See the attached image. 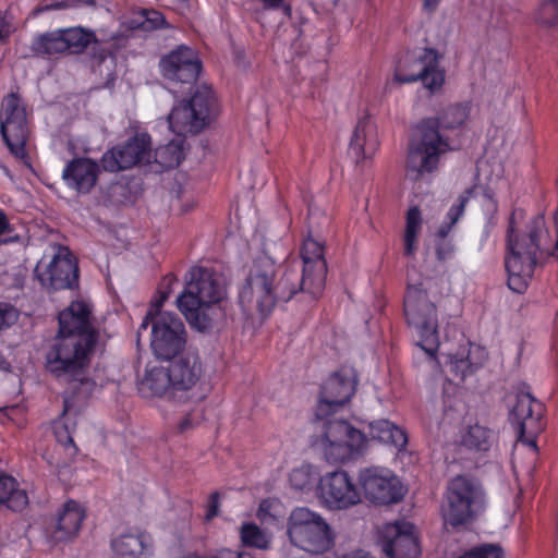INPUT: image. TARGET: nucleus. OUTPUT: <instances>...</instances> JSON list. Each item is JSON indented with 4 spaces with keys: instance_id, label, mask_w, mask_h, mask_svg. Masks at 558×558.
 Wrapping results in <instances>:
<instances>
[{
    "instance_id": "28",
    "label": "nucleus",
    "mask_w": 558,
    "mask_h": 558,
    "mask_svg": "<svg viewBox=\"0 0 558 558\" xmlns=\"http://www.w3.org/2000/svg\"><path fill=\"white\" fill-rule=\"evenodd\" d=\"M487 356L484 348L470 344L469 348H461L456 354L447 355L446 365L456 378L463 381L483 366Z\"/></svg>"
},
{
    "instance_id": "11",
    "label": "nucleus",
    "mask_w": 558,
    "mask_h": 558,
    "mask_svg": "<svg viewBox=\"0 0 558 558\" xmlns=\"http://www.w3.org/2000/svg\"><path fill=\"white\" fill-rule=\"evenodd\" d=\"M97 340L80 336L57 335L54 343L46 355L47 369L56 377L83 380L90 354Z\"/></svg>"
},
{
    "instance_id": "26",
    "label": "nucleus",
    "mask_w": 558,
    "mask_h": 558,
    "mask_svg": "<svg viewBox=\"0 0 558 558\" xmlns=\"http://www.w3.org/2000/svg\"><path fill=\"white\" fill-rule=\"evenodd\" d=\"M377 128L374 121L364 117L361 118L351 136L349 151L356 162L372 158L378 149Z\"/></svg>"
},
{
    "instance_id": "25",
    "label": "nucleus",
    "mask_w": 558,
    "mask_h": 558,
    "mask_svg": "<svg viewBox=\"0 0 558 558\" xmlns=\"http://www.w3.org/2000/svg\"><path fill=\"white\" fill-rule=\"evenodd\" d=\"M153 549L150 534L140 529L130 530L111 539L110 558H149Z\"/></svg>"
},
{
    "instance_id": "13",
    "label": "nucleus",
    "mask_w": 558,
    "mask_h": 558,
    "mask_svg": "<svg viewBox=\"0 0 558 558\" xmlns=\"http://www.w3.org/2000/svg\"><path fill=\"white\" fill-rule=\"evenodd\" d=\"M0 132L14 158L23 165L29 166L25 147L28 137L27 112L25 104L15 93H11L2 100Z\"/></svg>"
},
{
    "instance_id": "33",
    "label": "nucleus",
    "mask_w": 558,
    "mask_h": 558,
    "mask_svg": "<svg viewBox=\"0 0 558 558\" xmlns=\"http://www.w3.org/2000/svg\"><path fill=\"white\" fill-rule=\"evenodd\" d=\"M423 228L422 213L417 206L410 207L405 216L403 254L414 257L418 248V238Z\"/></svg>"
},
{
    "instance_id": "60",
    "label": "nucleus",
    "mask_w": 558,
    "mask_h": 558,
    "mask_svg": "<svg viewBox=\"0 0 558 558\" xmlns=\"http://www.w3.org/2000/svg\"><path fill=\"white\" fill-rule=\"evenodd\" d=\"M488 223L490 225V227L495 226L496 221L493 219V217H490L488 219Z\"/></svg>"
},
{
    "instance_id": "29",
    "label": "nucleus",
    "mask_w": 558,
    "mask_h": 558,
    "mask_svg": "<svg viewBox=\"0 0 558 558\" xmlns=\"http://www.w3.org/2000/svg\"><path fill=\"white\" fill-rule=\"evenodd\" d=\"M85 518L84 509L74 500L64 504L58 515L53 537L56 541H66L76 535Z\"/></svg>"
},
{
    "instance_id": "46",
    "label": "nucleus",
    "mask_w": 558,
    "mask_h": 558,
    "mask_svg": "<svg viewBox=\"0 0 558 558\" xmlns=\"http://www.w3.org/2000/svg\"><path fill=\"white\" fill-rule=\"evenodd\" d=\"M473 194L472 189H466L457 199L454 204L451 205L449 208L447 215H446V221L450 222L451 225H454L460 220V218L464 214L465 205L469 202Z\"/></svg>"
},
{
    "instance_id": "41",
    "label": "nucleus",
    "mask_w": 558,
    "mask_h": 558,
    "mask_svg": "<svg viewBox=\"0 0 558 558\" xmlns=\"http://www.w3.org/2000/svg\"><path fill=\"white\" fill-rule=\"evenodd\" d=\"M66 51L82 53L93 43H97L94 32L81 26L63 28Z\"/></svg>"
},
{
    "instance_id": "21",
    "label": "nucleus",
    "mask_w": 558,
    "mask_h": 558,
    "mask_svg": "<svg viewBox=\"0 0 558 558\" xmlns=\"http://www.w3.org/2000/svg\"><path fill=\"white\" fill-rule=\"evenodd\" d=\"M301 256L304 264L303 274L300 275L301 289L316 296L324 289L327 272L324 247L316 240L307 238L303 242Z\"/></svg>"
},
{
    "instance_id": "23",
    "label": "nucleus",
    "mask_w": 558,
    "mask_h": 558,
    "mask_svg": "<svg viewBox=\"0 0 558 558\" xmlns=\"http://www.w3.org/2000/svg\"><path fill=\"white\" fill-rule=\"evenodd\" d=\"M439 56L434 49H424L423 59L415 62L417 69L411 73H403L402 66L399 68L388 82L389 85L395 83L404 84L421 80L424 86L432 93L438 90L445 82V73L439 68Z\"/></svg>"
},
{
    "instance_id": "10",
    "label": "nucleus",
    "mask_w": 558,
    "mask_h": 558,
    "mask_svg": "<svg viewBox=\"0 0 558 558\" xmlns=\"http://www.w3.org/2000/svg\"><path fill=\"white\" fill-rule=\"evenodd\" d=\"M219 114L214 90L198 87L189 100L174 106L168 116L169 129L179 137L195 135L207 128Z\"/></svg>"
},
{
    "instance_id": "32",
    "label": "nucleus",
    "mask_w": 558,
    "mask_h": 558,
    "mask_svg": "<svg viewBox=\"0 0 558 558\" xmlns=\"http://www.w3.org/2000/svg\"><path fill=\"white\" fill-rule=\"evenodd\" d=\"M0 504L12 511H22L28 504L24 489L20 488L16 480L0 471Z\"/></svg>"
},
{
    "instance_id": "12",
    "label": "nucleus",
    "mask_w": 558,
    "mask_h": 558,
    "mask_svg": "<svg viewBox=\"0 0 558 558\" xmlns=\"http://www.w3.org/2000/svg\"><path fill=\"white\" fill-rule=\"evenodd\" d=\"M483 493L469 478L454 477L448 485L441 513L446 524L453 527L468 524L483 508Z\"/></svg>"
},
{
    "instance_id": "54",
    "label": "nucleus",
    "mask_w": 558,
    "mask_h": 558,
    "mask_svg": "<svg viewBox=\"0 0 558 558\" xmlns=\"http://www.w3.org/2000/svg\"><path fill=\"white\" fill-rule=\"evenodd\" d=\"M265 9H280L284 7L286 13H290L291 8L284 5V0H260Z\"/></svg>"
},
{
    "instance_id": "7",
    "label": "nucleus",
    "mask_w": 558,
    "mask_h": 558,
    "mask_svg": "<svg viewBox=\"0 0 558 558\" xmlns=\"http://www.w3.org/2000/svg\"><path fill=\"white\" fill-rule=\"evenodd\" d=\"M177 281V278L171 275L163 278L158 296L151 301L138 330L141 333L142 330L147 329L149 320L153 322L150 345L155 355L161 360L174 359L185 344L184 325L181 319L171 313H158Z\"/></svg>"
},
{
    "instance_id": "4",
    "label": "nucleus",
    "mask_w": 558,
    "mask_h": 558,
    "mask_svg": "<svg viewBox=\"0 0 558 558\" xmlns=\"http://www.w3.org/2000/svg\"><path fill=\"white\" fill-rule=\"evenodd\" d=\"M469 117V109L464 105L449 107L439 122L425 120L420 123L410 142L407 161L405 177L412 181H418L424 175L437 170L441 156L450 149V146L438 130L453 129L462 125Z\"/></svg>"
},
{
    "instance_id": "34",
    "label": "nucleus",
    "mask_w": 558,
    "mask_h": 558,
    "mask_svg": "<svg viewBox=\"0 0 558 558\" xmlns=\"http://www.w3.org/2000/svg\"><path fill=\"white\" fill-rule=\"evenodd\" d=\"M369 435L373 439L391 445L398 449H403L408 442L404 430L387 420L371 423Z\"/></svg>"
},
{
    "instance_id": "20",
    "label": "nucleus",
    "mask_w": 558,
    "mask_h": 558,
    "mask_svg": "<svg viewBox=\"0 0 558 558\" xmlns=\"http://www.w3.org/2000/svg\"><path fill=\"white\" fill-rule=\"evenodd\" d=\"M172 380V399L186 401L190 391L195 387L203 375V366L195 353H185L174 357L168 363Z\"/></svg>"
},
{
    "instance_id": "59",
    "label": "nucleus",
    "mask_w": 558,
    "mask_h": 558,
    "mask_svg": "<svg viewBox=\"0 0 558 558\" xmlns=\"http://www.w3.org/2000/svg\"><path fill=\"white\" fill-rule=\"evenodd\" d=\"M488 208L493 211V214H495L497 211V204L493 199H489Z\"/></svg>"
},
{
    "instance_id": "22",
    "label": "nucleus",
    "mask_w": 558,
    "mask_h": 558,
    "mask_svg": "<svg viewBox=\"0 0 558 558\" xmlns=\"http://www.w3.org/2000/svg\"><path fill=\"white\" fill-rule=\"evenodd\" d=\"M159 65L163 77L186 84L197 78L202 68L197 52L183 45L161 58Z\"/></svg>"
},
{
    "instance_id": "52",
    "label": "nucleus",
    "mask_w": 558,
    "mask_h": 558,
    "mask_svg": "<svg viewBox=\"0 0 558 558\" xmlns=\"http://www.w3.org/2000/svg\"><path fill=\"white\" fill-rule=\"evenodd\" d=\"M13 231L7 215L0 210V243H7L8 240L2 239L3 235L9 234Z\"/></svg>"
},
{
    "instance_id": "6",
    "label": "nucleus",
    "mask_w": 558,
    "mask_h": 558,
    "mask_svg": "<svg viewBox=\"0 0 558 558\" xmlns=\"http://www.w3.org/2000/svg\"><path fill=\"white\" fill-rule=\"evenodd\" d=\"M226 296L222 277L205 267H193L185 276V288L177 298V304L191 326L206 330L210 320L206 310Z\"/></svg>"
},
{
    "instance_id": "17",
    "label": "nucleus",
    "mask_w": 558,
    "mask_h": 558,
    "mask_svg": "<svg viewBox=\"0 0 558 558\" xmlns=\"http://www.w3.org/2000/svg\"><path fill=\"white\" fill-rule=\"evenodd\" d=\"M379 544L389 558H417L421 546L415 526L404 520L385 523L378 530Z\"/></svg>"
},
{
    "instance_id": "48",
    "label": "nucleus",
    "mask_w": 558,
    "mask_h": 558,
    "mask_svg": "<svg viewBox=\"0 0 558 558\" xmlns=\"http://www.w3.org/2000/svg\"><path fill=\"white\" fill-rule=\"evenodd\" d=\"M192 558H253V556L246 551L230 548H221L215 551L214 554L207 556L194 555Z\"/></svg>"
},
{
    "instance_id": "5",
    "label": "nucleus",
    "mask_w": 558,
    "mask_h": 558,
    "mask_svg": "<svg viewBox=\"0 0 558 558\" xmlns=\"http://www.w3.org/2000/svg\"><path fill=\"white\" fill-rule=\"evenodd\" d=\"M451 292L448 277L426 278L418 284L408 287L404 299L405 318L418 337L417 344L432 359L439 348L437 310L434 301L449 296Z\"/></svg>"
},
{
    "instance_id": "8",
    "label": "nucleus",
    "mask_w": 558,
    "mask_h": 558,
    "mask_svg": "<svg viewBox=\"0 0 558 558\" xmlns=\"http://www.w3.org/2000/svg\"><path fill=\"white\" fill-rule=\"evenodd\" d=\"M286 535L293 548L310 556L324 555L336 543V532L327 519L305 506L290 511L286 522Z\"/></svg>"
},
{
    "instance_id": "27",
    "label": "nucleus",
    "mask_w": 558,
    "mask_h": 558,
    "mask_svg": "<svg viewBox=\"0 0 558 558\" xmlns=\"http://www.w3.org/2000/svg\"><path fill=\"white\" fill-rule=\"evenodd\" d=\"M99 166L89 158H76L70 161L62 171L66 185L81 193H87L96 184Z\"/></svg>"
},
{
    "instance_id": "56",
    "label": "nucleus",
    "mask_w": 558,
    "mask_h": 558,
    "mask_svg": "<svg viewBox=\"0 0 558 558\" xmlns=\"http://www.w3.org/2000/svg\"><path fill=\"white\" fill-rule=\"evenodd\" d=\"M63 8H65L64 3H62V2H54V3L50 4V5H45V7L36 8L34 12H35V14H39V13L45 12L47 10H60V9H63Z\"/></svg>"
},
{
    "instance_id": "15",
    "label": "nucleus",
    "mask_w": 558,
    "mask_h": 558,
    "mask_svg": "<svg viewBox=\"0 0 558 558\" xmlns=\"http://www.w3.org/2000/svg\"><path fill=\"white\" fill-rule=\"evenodd\" d=\"M357 487L365 498L375 505H390L400 501L404 487L398 476L388 468L373 465L363 468L357 474Z\"/></svg>"
},
{
    "instance_id": "47",
    "label": "nucleus",
    "mask_w": 558,
    "mask_h": 558,
    "mask_svg": "<svg viewBox=\"0 0 558 558\" xmlns=\"http://www.w3.org/2000/svg\"><path fill=\"white\" fill-rule=\"evenodd\" d=\"M456 254V244L453 241H437L435 255L439 262H447L453 258Z\"/></svg>"
},
{
    "instance_id": "44",
    "label": "nucleus",
    "mask_w": 558,
    "mask_h": 558,
    "mask_svg": "<svg viewBox=\"0 0 558 558\" xmlns=\"http://www.w3.org/2000/svg\"><path fill=\"white\" fill-rule=\"evenodd\" d=\"M281 505L276 499H264L260 501L256 517L264 524H272L278 520Z\"/></svg>"
},
{
    "instance_id": "30",
    "label": "nucleus",
    "mask_w": 558,
    "mask_h": 558,
    "mask_svg": "<svg viewBox=\"0 0 558 558\" xmlns=\"http://www.w3.org/2000/svg\"><path fill=\"white\" fill-rule=\"evenodd\" d=\"M170 375L169 365L148 366L141 381L140 390L144 395H168L172 399V380Z\"/></svg>"
},
{
    "instance_id": "31",
    "label": "nucleus",
    "mask_w": 558,
    "mask_h": 558,
    "mask_svg": "<svg viewBox=\"0 0 558 558\" xmlns=\"http://www.w3.org/2000/svg\"><path fill=\"white\" fill-rule=\"evenodd\" d=\"M466 391L447 379L444 384L442 405L444 413L450 421L460 420L468 412Z\"/></svg>"
},
{
    "instance_id": "37",
    "label": "nucleus",
    "mask_w": 558,
    "mask_h": 558,
    "mask_svg": "<svg viewBox=\"0 0 558 558\" xmlns=\"http://www.w3.org/2000/svg\"><path fill=\"white\" fill-rule=\"evenodd\" d=\"M185 156V140L178 137L155 150L154 158L163 168L178 167Z\"/></svg>"
},
{
    "instance_id": "36",
    "label": "nucleus",
    "mask_w": 558,
    "mask_h": 558,
    "mask_svg": "<svg viewBox=\"0 0 558 558\" xmlns=\"http://www.w3.org/2000/svg\"><path fill=\"white\" fill-rule=\"evenodd\" d=\"M63 28L45 33L32 44V50L39 56H51L66 51Z\"/></svg>"
},
{
    "instance_id": "2",
    "label": "nucleus",
    "mask_w": 558,
    "mask_h": 558,
    "mask_svg": "<svg viewBox=\"0 0 558 558\" xmlns=\"http://www.w3.org/2000/svg\"><path fill=\"white\" fill-rule=\"evenodd\" d=\"M523 211H512L507 230L505 267L508 287L522 293L534 274L537 263L545 256L558 259V218L547 226L543 216H535L523 227Z\"/></svg>"
},
{
    "instance_id": "58",
    "label": "nucleus",
    "mask_w": 558,
    "mask_h": 558,
    "mask_svg": "<svg viewBox=\"0 0 558 558\" xmlns=\"http://www.w3.org/2000/svg\"><path fill=\"white\" fill-rule=\"evenodd\" d=\"M10 32V25L5 22L4 17L0 16V39L8 37Z\"/></svg>"
},
{
    "instance_id": "55",
    "label": "nucleus",
    "mask_w": 558,
    "mask_h": 558,
    "mask_svg": "<svg viewBox=\"0 0 558 558\" xmlns=\"http://www.w3.org/2000/svg\"><path fill=\"white\" fill-rule=\"evenodd\" d=\"M453 227H454V225H451L450 222L445 220L436 233L438 241H448L447 236L449 235V233Z\"/></svg>"
},
{
    "instance_id": "19",
    "label": "nucleus",
    "mask_w": 558,
    "mask_h": 558,
    "mask_svg": "<svg viewBox=\"0 0 558 558\" xmlns=\"http://www.w3.org/2000/svg\"><path fill=\"white\" fill-rule=\"evenodd\" d=\"M150 137L146 133L136 134L122 145L108 150L101 159L106 171L117 172L142 162H149L151 154Z\"/></svg>"
},
{
    "instance_id": "1",
    "label": "nucleus",
    "mask_w": 558,
    "mask_h": 558,
    "mask_svg": "<svg viewBox=\"0 0 558 558\" xmlns=\"http://www.w3.org/2000/svg\"><path fill=\"white\" fill-rule=\"evenodd\" d=\"M356 377L353 371L342 369L323 385L316 407L317 433L313 446L329 463H344L361 457L367 449L366 436L349 422L327 420L354 395Z\"/></svg>"
},
{
    "instance_id": "16",
    "label": "nucleus",
    "mask_w": 558,
    "mask_h": 558,
    "mask_svg": "<svg viewBox=\"0 0 558 558\" xmlns=\"http://www.w3.org/2000/svg\"><path fill=\"white\" fill-rule=\"evenodd\" d=\"M543 413L542 402L535 399L527 388L524 387L518 391L510 417L518 429L519 442L526 446L534 454L537 452L536 436L542 430Z\"/></svg>"
},
{
    "instance_id": "18",
    "label": "nucleus",
    "mask_w": 558,
    "mask_h": 558,
    "mask_svg": "<svg viewBox=\"0 0 558 558\" xmlns=\"http://www.w3.org/2000/svg\"><path fill=\"white\" fill-rule=\"evenodd\" d=\"M77 265L66 247H59L54 256L46 262L41 259L35 268V275L43 287L61 290L77 284Z\"/></svg>"
},
{
    "instance_id": "35",
    "label": "nucleus",
    "mask_w": 558,
    "mask_h": 558,
    "mask_svg": "<svg viewBox=\"0 0 558 558\" xmlns=\"http://www.w3.org/2000/svg\"><path fill=\"white\" fill-rule=\"evenodd\" d=\"M494 442V433L486 426L473 424L461 434V444L470 450L487 451Z\"/></svg>"
},
{
    "instance_id": "57",
    "label": "nucleus",
    "mask_w": 558,
    "mask_h": 558,
    "mask_svg": "<svg viewBox=\"0 0 558 558\" xmlns=\"http://www.w3.org/2000/svg\"><path fill=\"white\" fill-rule=\"evenodd\" d=\"M423 1V9L429 13L434 12L441 0H422Z\"/></svg>"
},
{
    "instance_id": "40",
    "label": "nucleus",
    "mask_w": 558,
    "mask_h": 558,
    "mask_svg": "<svg viewBox=\"0 0 558 558\" xmlns=\"http://www.w3.org/2000/svg\"><path fill=\"white\" fill-rule=\"evenodd\" d=\"M319 477V473L314 465L302 464L290 472L289 483L294 490L308 493L314 487L316 488Z\"/></svg>"
},
{
    "instance_id": "45",
    "label": "nucleus",
    "mask_w": 558,
    "mask_h": 558,
    "mask_svg": "<svg viewBox=\"0 0 558 558\" xmlns=\"http://www.w3.org/2000/svg\"><path fill=\"white\" fill-rule=\"evenodd\" d=\"M504 551L499 545L483 544L471 548L459 558H502Z\"/></svg>"
},
{
    "instance_id": "14",
    "label": "nucleus",
    "mask_w": 558,
    "mask_h": 558,
    "mask_svg": "<svg viewBox=\"0 0 558 558\" xmlns=\"http://www.w3.org/2000/svg\"><path fill=\"white\" fill-rule=\"evenodd\" d=\"M316 497L320 505L330 511L348 510L362 501L357 484L344 470L322 475L316 485Z\"/></svg>"
},
{
    "instance_id": "24",
    "label": "nucleus",
    "mask_w": 558,
    "mask_h": 558,
    "mask_svg": "<svg viewBox=\"0 0 558 558\" xmlns=\"http://www.w3.org/2000/svg\"><path fill=\"white\" fill-rule=\"evenodd\" d=\"M60 336H80L97 340V332L90 323V307L84 301H74L59 314Z\"/></svg>"
},
{
    "instance_id": "39",
    "label": "nucleus",
    "mask_w": 558,
    "mask_h": 558,
    "mask_svg": "<svg viewBox=\"0 0 558 558\" xmlns=\"http://www.w3.org/2000/svg\"><path fill=\"white\" fill-rule=\"evenodd\" d=\"M78 413L71 398L64 399V409L60 418L54 422V435L57 441L64 447H73V438L71 435L72 418Z\"/></svg>"
},
{
    "instance_id": "9",
    "label": "nucleus",
    "mask_w": 558,
    "mask_h": 558,
    "mask_svg": "<svg viewBox=\"0 0 558 558\" xmlns=\"http://www.w3.org/2000/svg\"><path fill=\"white\" fill-rule=\"evenodd\" d=\"M219 114L214 90L198 87L189 100L174 106L168 116L169 129L179 137L195 135L207 128Z\"/></svg>"
},
{
    "instance_id": "3",
    "label": "nucleus",
    "mask_w": 558,
    "mask_h": 558,
    "mask_svg": "<svg viewBox=\"0 0 558 558\" xmlns=\"http://www.w3.org/2000/svg\"><path fill=\"white\" fill-rule=\"evenodd\" d=\"M301 290L296 268L277 266L269 257L258 258L239 292V303L250 316L268 315L278 302H288Z\"/></svg>"
},
{
    "instance_id": "51",
    "label": "nucleus",
    "mask_w": 558,
    "mask_h": 558,
    "mask_svg": "<svg viewBox=\"0 0 558 558\" xmlns=\"http://www.w3.org/2000/svg\"><path fill=\"white\" fill-rule=\"evenodd\" d=\"M15 318L16 313L11 306H0V329L11 324Z\"/></svg>"
},
{
    "instance_id": "50",
    "label": "nucleus",
    "mask_w": 558,
    "mask_h": 558,
    "mask_svg": "<svg viewBox=\"0 0 558 558\" xmlns=\"http://www.w3.org/2000/svg\"><path fill=\"white\" fill-rule=\"evenodd\" d=\"M183 414V417L179 421L178 423V428L180 432H185L187 429H190L194 422L196 421V418L198 417L195 413V411L193 410H183L181 412Z\"/></svg>"
},
{
    "instance_id": "49",
    "label": "nucleus",
    "mask_w": 558,
    "mask_h": 558,
    "mask_svg": "<svg viewBox=\"0 0 558 558\" xmlns=\"http://www.w3.org/2000/svg\"><path fill=\"white\" fill-rule=\"evenodd\" d=\"M423 59V51L418 54V56H415L413 53L411 54H407L404 58H402L396 69H395V72L402 66V72L408 74V73H411L412 71L416 70L417 69V65L415 64L416 61L418 60H422Z\"/></svg>"
},
{
    "instance_id": "42",
    "label": "nucleus",
    "mask_w": 558,
    "mask_h": 558,
    "mask_svg": "<svg viewBox=\"0 0 558 558\" xmlns=\"http://www.w3.org/2000/svg\"><path fill=\"white\" fill-rule=\"evenodd\" d=\"M535 23L545 28L558 26V0H542L533 12Z\"/></svg>"
},
{
    "instance_id": "38",
    "label": "nucleus",
    "mask_w": 558,
    "mask_h": 558,
    "mask_svg": "<svg viewBox=\"0 0 558 558\" xmlns=\"http://www.w3.org/2000/svg\"><path fill=\"white\" fill-rule=\"evenodd\" d=\"M240 539L245 547L265 550L270 547L272 534L253 522H246L240 527Z\"/></svg>"
},
{
    "instance_id": "43",
    "label": "nucleus",
    "mask_w": 558,
    "mask_h": 558,
    "mask_svg": "<svg viewBox=\"0 0 558 558\" xmlns=\"http://www.w3.org/2000/svg\"><path fill=\"white\" fill-rule=\"evenodd\" d=\"M165 24L163 15L155 10H143L136 20L132 22L133 28H143L144 31H151L162 27Z\"/></svg>"
},
{
    "instance_id": "53",
    "label": "nucleus",
    "mask_w": 558,
    "mask_h": 558,
    "mask_svg": "<svg viewBox=\"0 0 558 558\" xmlns=\"http://www.w3.org/2000/svg\"><path fill=\"white\" fill-rule=\"evenodd\" d=\"M219 509V501H218V495L214 494L210 497V501L208 505V509L205 515L206 521H210L213 518H215L218 514Z\"/></svg>"
}]
</instances>
